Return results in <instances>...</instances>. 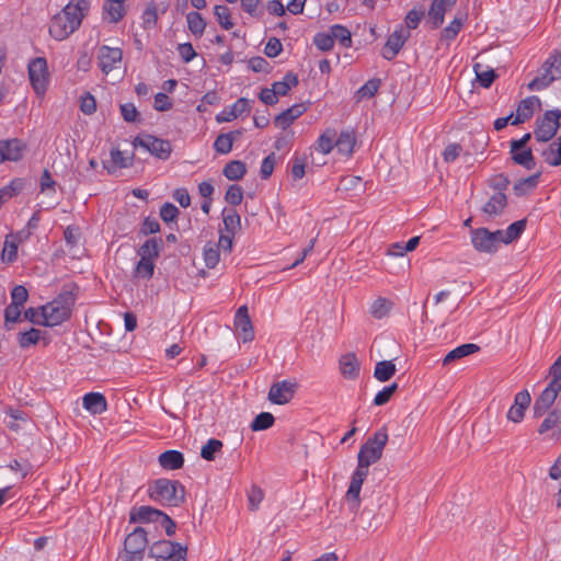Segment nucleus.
I'll list each match as a JSON object with an SVG mask.
<instances>
[{"instance_id":"1","label":"nucleus","mask_w":561,"mask_h":561,"mask_svg":"<svg viewBox=\"0 0 561 561\" xmlns=\"http://www.w3.org/2000/svg\"><path fill=\"white\" fill-rule=\"evenodd\" d=\"M388 438L387 428L383 426L376 431L374 435L362 445L358 451V465L352 476L348 490L345 494V500L353 513H356L360 506L359 494L362 485L368 476V468L382 457L383 448L387 445Z\"/></svg>"},{"instance_id":"2","label":"nucleus","mask_w":561,"mask_h":561,"mask_svg":"<svg viewBox=\"0 0 561 561\" xmlns=\"http://www.w3.org/2000/svg\"><path fill=\"white\" fill-rule=\"evenodd\" d=\"M90 8L89 0H70L65 8L51 18L49 34L56 41H64L81 24Z\"/></svg>"},{"instance_id":"3","label":"nucleus","mask_w":561,"mask_h":561,"mask_svg":"<svg viewBox=\"0 0 561 561\" xmlns=\"http://www.w3.org/2000/svg\"><path fill=\"white\" fill-rule=\"evenodd\" d=\"M148 496L151 501L165 506H179L184 502V486L175 480L157 479L148 485Z\"/></svg>"},{"instance_id":"4","label":"nucleus","mask_w":561,"mask_h":561,"mask_svg":"<svg viewBox=\"0 0 561 561\" xmlns=\"http://www.w3.org/2000/svg\"><path fill=\"white\" fill-rule=\"evenodd\" d=\"M75 298L70 293H62L53 301L41 308L42 325L55 327L68 320Z\"/></svg>"},{"instance_id":"5","label":"nucleus","mask_w":561,"mask_h":561,"mask_svg":"<svg viewBox=\"0 0 561 561\" xmlns=\"http://www.w3.org/2000/svg\"><path fill=\"white\" fill-rule=\"evenodd\" d=\"M147 545L148 539L146 530L141 527L135 528L125 538L124 549L119 553V559L122 561H141Z\"/></svg>"},{"instance_id":"6","label":"nucleus","mask_w":561,"mask_h":561,"mask_svg":"<svg viewBox=\"0 0 561 561\" xmlns=\"http://www.w3.org/2000/svg\"><path fill=\"white\" fill-rule=\"evenodd\" d=\"M561 112L559 110L547 111L536 122L534 136L537 141L547 142L551 140L560 127Z\"/></svg>"},{"instance_id":"7","label":"nucleus","mask_w":561,"mask_h":561,"mask_svg":"<svg viewBox=\"0 0 561 561\" xmlns=\"http://www.w3.org/2000/svg\"><path fill=\"white\" fill-rule=\"evenodd\" d=\"M471 243L479 252L495 253L502 243L501 230L490 231L486 228L471 230Z\"/></svg>"},{"instance_id":"8","label":"nucleus","mask_w":561,"mask_h":561,"mask_svg":"<svg viewBox=\"0 0 561 561\" xmlns=\"http://www.w3.org/2000/svg\"><path fill=\"white\" fill-rule=\"evenodd\" d=\"M123 62V50L119 47L101 45L96 50V64L105 76L121 69Z\"/></svg>"},{"instance_id":"9","label":"nucleus","mask_w":561,"mask_h":561,"mask_svg":"<svg viewBox=\"0 0 561 561\" xmlns=\"http://www.w3.org/2000/svg\"><path fill=\"white\" fill-rule=\"evenodd\" d=\"M150 556L156 561H185L186 549L170 540H160L150 548Z\"/></svg>"},{"instance_id":"10","label":"nucleus","mask_w":561,"mask_h":561,"mask_svg":"<svg viewBox=\"0 0 561 561\" xmlns=\"http://www.w3.org/2000/svg\"><path fill=\"white\" fill-rule=\"evenodd\" d=\"M28 78L35 93L37 95H44L49 82L47 61L45 58L37 57L30 61Z\"/></svg>"},{"instance_id":"11","label":"nucleus","mask_w":561,"mask_h":561,"mask_svg":"<svg viewBox=\"0 0 561 561\" xmlns=\"http://www.w3.org/2000/svg\"><path fill=\"white\" fill-rule=\"evenodd\" d=\"M134 147H140L152 156L165 160L170 157L172 148L168 140L157 138L152 135L138 136L134 139Z\"/></svg>"},{"instance_id":"12","label":"nucleus","mask_w":561,"mask_h":561,"mask_svg":"<svg viewBox=\"0 0 561 561\" xmlns=\"http://www.w3.org/2000/svg\"><path fill=\"white\" fill-rule=\"evenodd\" d=\"M548 66L541 76L536 77L528 83L529 90H542L551 82L561 77V59L558 57L549 58L546 64Z\"/></svg>"},{"instance_id":"13","label":"nucleus","mask_w":561,"mask_h":561,"mask_svg":"<svg viewBox=\"0 0 561 561\" xmlns=\"http://www.w3.org/2000/svg\"><path fill=\"white\" fill-rule=\"evenodd\" d=\"M297 383L290 380H282L274 382L268 391V400L278 405L288 403L295 396Z\"/></svg>"},{"instance_id":"14","label":"nucleus","mask_w":561,"mask_h":561,"mask_svg":"<svg viewBox=\"0 0 561 561\" xmlns=\"http://www.w3.org/2000/svg\"><path fill=\"white\" fill-rule=\"evenodd\" d=\"M409 37L410 32L400 25L388 36L382 50V57L387 60H392L399 54Z\"/></svg>"},{"instance_id":"15","label":"nucleus","mask_w":561,"mask_h":561,"mask_svg":"<svg viewBox=\"0 0 561 561\" xmlns=\"http://www.w3.org/2000/svg\"><path fill=\"white\" fill-rule=\"evenodd\" d=\"M560 390L561 385H553L549 382L534 403V415L536 417L542 416L551 408Z\"/></svg>"},{"instance_id":"16","label":"nucleus","mask_w":561,"mask_h":561,"mask_svg":"<svg viewBox=\"0 0 561 561\" xmlns=\"http://www.w3.org/2000/svg\"><path fill=\"white\" fill-rule=\"evenodd\" d=\"M24 150L25 145L16 138L0 140V163L20 160Z\"/></svg>"},{"instance_id":"17","label":"nucleus","mask_w":561,"mask_h":561,"mask_svg":"<svg viewBox=\"0 0 561 561\" xmlns=\"http://www.w3.org/2000/svg\"><path fill=\"white\" fill-rule=\"evenodd\" d=\"M457 0H434L428 10L432 28H438L444 23L445 13L450 10Z\"/></svg>"},{"instance_id":"18","label":"nucleus","mask_w":561,"mask_h":561,"mask_svg":"<svg viewBox=\"0 0 561 561\" xmlns=\"http://www.w3.org/2000/svg\"><path fill=\"white\" fill-rule=\"evenodd\" d=\"M164 513L153 508L151 506L142 505L138 507H133L129 514V519L133 523H149V522H160L162 515Z\"/></svg>"},{"instance_id":"19","label":"nucleus","mask_w":561,"mask_h":561,"mask_svg":"<svg viewBox=\"0 0 561 561\" xmlns=\"http://www.w3.org/2000/svg\"><path fill=\"white\" fill-rule=\"evenodd\" d=\"M133 153L119 149L111 150V162H104L103 167L110 174H114L117 169L128 168L133 164Z\"/></svg>"},{"instance_id":"20","label":"nucleus","mask_w":561,"mask_h":561,"mask_svg":"<svg viewBox=\"0 0 561 561\" xmlns=\"http://www.w3.org/2000/svg\"><path fill=\"white\" fill-rule=\"evenodd\" d=\"M535 105H540L538 96L533 95L522 100L517 106L516 115L511 122L512 125H519L528 121L534 114Z\"/></svg>"},{"instance_id":"21","label":"nucleus","mask_w":561,"mask_h":561,"mask_svg":"<svg viewBox=\"0 0 561 561\" xmlns=\"http://www.w3.org/2000/svg\"><path fill=\"white\" fill-rule=\"evenodd\" d=\"M306 110L307 107L302 103L294 104L289 108L278 114L274 119V124L278 128L286 129L290 126V124H293L295 119L300 117L306 112Z\"/></svg>"},{"instance_id":"22","label":"nucleus","mask_w":561,"mask_h":561,"mask_svg":"<svg viewBox=\"0 0 561 561\" xmlns=\"http://www.w3.org/2000/svg\"><path fill=\"white\" fill-rule=\"evenodd\" d=\"M83 408L92 414H102L107 410L105 397L100 392H89L82 398Z\"/></svg>"},{"instance_id":"23","label":"nucleus","mask_w":561,"mask_h":561,"mask_svg":"<svg viewBox=\"0 0 561 561\" xmlns=\"http://www.w3.org/2000/svg\"><path fill=\"white\" fill-rule=\"evenodd\" d=\"M507 205V197L504 193L493 194L485 205L482 207V211L489 217H495L501 215Z\"/></svg>"},{"instance_id":"24","label":"nucleus","mask_w":561,"mask_h":561,"mask_svg":"<svg viewBox=\"0 0 561 561\" xmlns=\"http://www.w3.org/2000/svg\"><path fill=\"white\" fill-rule=\"evenodd\" d=\"M125 14L123 0H106L103 4V16L111 23H117Z\"/></svg>"},{"instance_id":"25","label":"nucleus","mask_w":561,"mask_h":561,"mask_svg":"<svg viewBox=\"0 0 561 561\" xmlns=\"http://www.w3.org/2000/svg\"><path fill=\"white\" fill-rule=\"evenodd\" d=\"M479 350H480V347L477 344H473V343L462 344L446 354V356L443 359V365L447 366L450 363H454L455 360H458L468 355L477 353Z\"/></svg>"},{"instance_id":"26","label":"nucleus","mask_w":561,"mask_h":561,"mask_svg":"<svg viewBox=\"0 0 561 561\" xmlns=\"http://www.w3.org/2000/svg\"><path fill=\"white\" fill-rule=\"evenodd\" d=\"M356 137L353 130H343L335 140V147L341 154L350 157L353 153Z\"/></svg>"},{"instance_id":"27","label":"nucleus","mask_w":561,"mask_h":561,"mask_svg":"<svg viewBox=\"0 0 561 561\" xmlns=\"http://www.w3.org/2000/svg\"><path fill=\"white\" fill-rule=\"evenodd\" d=\"M340 370L345 378H355L359 373V363L353 353L345 354L340 358Z\"/></svg>"},{"instance_id":"28","label":"nucleus","mask_w":561,"mask_h":561,"mask_svg":"<svg viewBox=\"0 0 561 561\" xmlns=\"http://www.w3.org/2000/svg\"><path fill=\"white\" fill-rule=\"evenodd\" d=\"M159 463L168 470H175L183 466L184 457L178 450H167L159 456Z\"/></svg>"},{"instance_id":"29","label":"nucleus","mask_w":561,"mask_h":561,"mask_svg":"<svg viewBox=\"0 0 561 561\" xmlns=\"http://www.w3.org/2000/svg\"><path fill=\"white\" fill-rule=\"evenodd\" d=\"M561 423V412L553 410L547 414L540 426L538 427L539 434H546L552 431L551 437L558 438L559 433L554 431Z\"/></svg>"},{"instance_id":"30","label":"nucleus","mask_w":561,"mask_h":561,"mask_svg":"<svg viewBox=\"0 0 561 561\" xmlns=\"http://www.w3.org/2000/svg\"><path fill=\"white\" fill-rule=\"evenodd\" d=\"M541 156L549 165H561V137H558L546 149H543Z\"/></svg>"},{"instance_id":"31","label":"nucleus","mask_w":561,"mask_h":561,"mask_svg":"<svg viewBox=\"0 0 561 561\" xmlns=\"http://www.w3.org/2000/svg\"><path fill=\"white\" fill-rule=\"evenodd\" d=\"M526 225L527 220L524 218L511 224L506 230H501L502 243L508 244L518 239L526 229Z\"/></svg>"},{"instance_id":"32","label":"nucleus","mask_w":561,"mask_h":561,"mask_svg":"<svg viewBox=\"0 0 561 561\" xmlns=\"http://www.w3.org/2000/svg\"><path fill=\"white\" fill-rule=\"evenodd\" d=\"M540 173H535L526 179H520L517 181L514 186L513 191L516 196H525L533 192L538 183H539Z\"/></svg>"},{"instance_id":"33","label":"nucleus","mask_w":561,"mask_h":561,"mask_svg":"<svg viewBox=\"0 0 561 561\" xmlns=\"http://www.w3.org/2000/svg\"><path fill=\"white\" fill-rule=\"evenodd\" d=\"M298 84V78L294 72H287L282 81H276L272 84L273 91L276 96H284L288 91Z\"/></svg>"},{"instance_id":"34","label":"nucleus","mask_w":561,"mask_h":561,"mask_svg":"<svg viewBox=\"0 0 561 561\" xmlns=\"http://www.w3.org/2000/svg\"><path fill=\"white\" fill-rule=\"evenodd\" d=\"M512 160L518 165H523L527 170H533L536 165L533 151L530 148H524L520 150H512Z\"/></svg>"},{"instance_id":"35","label":"nucleus","mask_w":561,"mask_h":561,"mask_svg":"<svg viewBox=\"0 0 561 561\" xmlns=\"http://www.w3.org/2000/svg\"><path fill=\"white\" fill-rule=\"evenodd\" d=\"M396 371V365L391 360H381L375 366L374 377L377 380L385 382L390 380Z\"/></svg>"},{"instance_id":"36","label":"nucleus","mask_w":561,"mask_h":561,"mask_svg":"<svg viewBox=\"0 0 561 561\" xmlns=\"http://www.w3.org/2000/svg\"><path fill=\"white\" fill-rule=\"evenodd\" d=\"M330 33L333 37V42L337 41L344 48L352 47V34L346 26L334 24L330 27Z\"/></svg>"},{"instance_id":"37","label":"nucleus","mask_w":561,"mask_h":561,"mask_svg":"<svg viewBox=\"0 0 561 561\" xmlns=\"http://www.w3.org/2000/svg\"><path fill=\"white\" fill-rule=\"evenodd\" d=\"M245 107V99H239L231 107L222 110L220 113L216 115V121L218 123L231 122L234 119L239 113L243 111Z\"/></svg>"},{"instance_id":"38","label":"nucleus","mask_w":561,"mask_h":561,"mask_svg":"<svg viewBox=\"0 0 561 561\" xmlns=\"http://www.w3.org/2000/svg\"><path fill=\"white\" fill-rule=\"evenodd\" d=\"M224 232L234 234L241 229L240 216L233 209L224 210Z\"/></svg>"},{"instance_id":"39","label":"nucleus","mask_w":561,"mask_h":561,"mask_svg":"<svg viewBox=\"0 0 561 561\" xmlns=\"http://www.w3.org/2000/svg\"><path fill=\"white\" fill-rule=\"evenodd\" d=\"M19 242L18 237L7 236L1 255L2 261L12 263L16 260Z\"/></svg>"},{"instance_id":"40","label":"nucleus","mask_w":561,"mask_h":561,"mask_svg":"<svg viewBox=\"0 0 561 561\" xmlns=\"http://www.w3.org/2000/svg\"><path fill=\"white\" fill-rule=\"evenodd\" d=\"M240 135V131L219 135L214 142L215 150L221 154L230 152L236 136Z\"/></svg>"},{"instance_id":"41","label":"nucleus","mask_w":561,"mask_h":561,"mask_svg":"<svg viewBox=\"0 0 561 561\" xmlns=\"http://www.w3.org/2000/svg\"><path fill=\"white\" fill-rule=\"evenodd\" d=\"M335 140L336 131L332 128H329L318 138V149L323 154H328L335 147Z\"/></svg>"},{"instance_id":"42","label":"nucleus","mask_w":561,"mask_h":561,"mask_svg":"<svg viewBox=\"0 0 561 561\" xmlns=\"http://www.w3.org/2000/svg\"><path fill=\"white\" fill-rule=\"evenodd\" d=\"M380 87V79H370L362 85L355 93L356 101L373 98Z\"/></svg>"},{"instance_id":"43","label":"nucleus","mask_w":561,"mask_h":561,"mask_svg":"<svg viewBox=\"0 0 561 561\" xmlns=\"http://www.w3.org/2000/svg\"><path fill=\"white\" fill-rule=\"evenodd\" d=\"M392 308V302L383 297L377 298L371 307L370 313L375 319H382L386 317Z\"/></svg>"},{"instance_id":"44","label":"nucleus","mask_w":561,"mask_h":561,"mask_svg":"<svg viewBox=\"0 0 561 561\" xmlns=\"http://www.w3.org/2000/svg\"><path fill=\"white\" fill-rule=\"evenodd\" d=\"M186 22H187V25H188V30L195 36H202L203 35V33L205 31V27H206V23H205L204 19L202 18V15L198 12H190V13H187Z\"/></svg>"},{"instance_id":"45","label":"nucleus","mask_w":561,"mask_h":561,"mask_svg":"<svg viewBox=\"0 0 561 561\" xmlns=\"http://www.w3.org/2000/svg\"><path fill=\"white\" fill-rule=\"evenodd\" d=\"M275 417L270 412H261L251 422V430L254 432L265 431L273 426Z\"/></svg>"},{"instance_id":"46","label":"nucleus","mask_w":561,"mask_h":561,"mask_svg":"<svg viewBox=\"0 0 561 561\" xmlns=\"http://www.w3.org/2000/svg\"><path fill=\"white\" fill-rule=\"evenodd\" d=\"M204 262L208 268H214L220 259L218 245L214 242L205 244L203 250Z\"/></svg>"},{"instance_id":"47","label":"nucleus","mask_w":561,"mask_h":561,"mask_svg":"<svg viewBox=\"0 0 561 561\" xmlns=\"http://www.w3.org/2000/svg\"><path fill=\"white\" fill-rule=\"evenodd\" d=\"M222 448V443L219 439L210 438L201 449V456L203 459L211 461L215 459L217 453Z\"/></svg>"},{"instance_id":"48","label":"nucleus","mask_w":561,"mask_h":561,"mask_svg":"<svg viewBox=\"0 0 561 561\" xmlns=\"http://www.w3.org/2000/svg\"><path fill=\"white\" fill-rule=\"evenodd\" d=\"M222 172L229 180H239L245 173V165L241 161H231L226 164Z\"/></svg>"},{"instance_id":"49","label":"nucleus","mask_w":561,"mask_h":561,"mask_svg":"<svg viewBox=\"0 0 561 561\" xmlns=\"http://www.w3.org/2000/svg\"><path fill=\"white\" fill-rule=\"evenodd\" d=\"M477 80L479 81L480 85L483 88H490L497 75L493 69L490 70H481V65L476 64L473 66Z\"/></svg>"},{"instance_id":"50","label":"nucleus","mask_w":561,"mask_h":561,"mask_svg":"<svg viewBox=\"0 0 561 561\" xmlns=\"http://www.w3.org/2000/svg\"><path fill=\"white\" fill-rule=\"evenodd\" d=\"M463 25V19L462 18H455L448 26H446L442 31V39H445L447 42L454 41L456 36L459 34Z\"/></svg>"},{"instance_id":"51","label":"nucleus","mask_w":561,"mask_h":561,"mask_svg":"<svg viewBox=\"0 0 561 561\" xmlns=\"http://www.w3.org/2000/svg\"><path fill=\"white\" fill-rule=\"evenodd\" d=\"M41 330L30 329L28 331L20 334L19 344L23 348L30 347L31 345H35L41 340Z\"/></svg>"},{"instance_id":"52","label":"nucleus","mask_w":561,"mask_h":561,"mask_svg":"<svg viewBox=\"0 0 561 561\" xmlns=\"http://www.w3.org/2000/svg\"><path fill=\"white\" fill-rule=\"evenodd\" d=\"M214 14L217 18L218 23L225 28L230 30L233 26L231 22L230 10L226 5H216L214 8Z\"/></svg>"},{"instance_id":"53","label":"nucleus","mask_w":561,"mask_h":561,"mask_svg":"<svg viewBox=\"0 0 561 561\" xmlns=\"http://www.w3.org/2000/svg\"><path fill=\"white\" fill-rule=\"evenodd\" d=\"M139 255L144 259L156 260L159 255L157 239L147 240L139 249Z\"/></svg>"},{"instance_id":"54","label":"nucleus","mask_w":561,"mask_h":561,"mask_svg":"<svg viewBox=\"0 0 561 561\" xmlns=\"http://www.w3.org/2000/svg\"><path fill=\"white\" fill-rule=\"evenodd\" d=\"M313 44L321 51H329L333 48L334 42L331 33L320 32L317 33L313 37Z\"/></svg>"},{"instance_id":"55","label":"nucleus","mask_w":561,"mask_h":561,"mask_svg":"<svg viewBox=\"0 0 561 561\" xmlns=\"http://www.w3.org/2000/svg\"><path fill=\"white\" fill-rule=\"evenodd\" d=\"M398 390V383L393 382L387 387H385L382 390H380L374 398V404L375 405H383L388 403L391 399V397L396 393Z\"/></svg>"},{"instance_id":"56","label":"nucleus","mask_w":561,"mask_h":561,"mask_svg":"<svg viewBox=\"0 0 561 561\" xmlns=\"http://www.w3.org/2000/svg\"><path fill=\"white\" fill-rule=\"evenodd\" d=\"M154 271V260L140 257L136 266V274L142 278H150Z\"/></svg>"},{"instance_id":"57","label":"nucleus","mask_w":561,"mask_h":561,"mask_svg":"<svg viewBox=\"0 0 561 561\" xmlns=\"http://www.w3.org/2000/svg\"><path fill=\"white\" fill-rule=\"evenodd\" d=\"M142 25L145 28H151L158 20V9L154 3H149L142 13Z\"/></svg>"},{"instance_id":"58","label":"nucleus","mask_w":561,"mask_h":561,"mask_svg":"<svg viewBox=\"0 0 561 561\" xmlns=\"http://www.w3.org/2000/svg\"><path fill=\"white\" fill-rule=\"evenodd\" d=\"M263 499V490L257 485H252L250 492L248 493V508L251 511H256Z\"/></svg>"},{"instance_id":"59","label":"nucleus","mask_w":561,"mask_h":561,"mask_svg":"<svg viewBox=\"0 0 561 561\" xmlns=\"http://www.w3.org/2000/svg\"><path fill=\"white\" fill-rule=\"evenodd\" d=\"M276 165V156L274 152L270 153L267 157H265L262 161L261 169H260V175L262 179H268Z\"/></svg>"},{"instance_id":"60","label":"nucleus","mask_w":561,"mask_h":561,"mask_svg":"<svg viewBox=\"0 0 561 561\" xmlns=\"http://www.w3.org/2000/svg\"><path fill=\"white\" fill-rule=\"evenodd\" d=\"M28 293L27 289L22 285H16L11 291V304L23 307L27 301Z\"/></svg>"},{"instance_id":"61","label":"nucleus","mask_w":561,"mask_h":561,"mask_svg":"<svg viewBox=\"0 0 561 561\" xmlns=\"http://www.w3.org/2000/svg\"><path fill=\"white\" fill-rule=\"evenodd\" d=\"M243 191L239 185H230L226 192L225 199L231 205H238L242 202Z\"/></svg>"},{"instance_id":"62","label":"nucleus","mask_w":561,"mask_h":561,"mask_svg":"<svg viewBox=\"0 0 561 561\" xmlns=\"http://www.w3.org/2000/svg\"><path fill=\"white\" fill-rule=\"evenodd\" d=\"M248 67L255 72H268L271 66L264 57H252L248 59Z\"/></svg>"},{"instance_id":"63","label":"nucleus","mask_w":561,"mask_h":561,"mask_svg":"<svg viewBox=\"0 0 561 561\" xmlns=\"http://www.w3.org/2000/svg\"><path fill=\"white\" fill-rule=\"evenodd\" d=\"M283 50L280 41L276 37H271L264 48V53L267 57H277Z\"/></svg>"},{"instance_id":"64","label":"nucleus","mask_w":561,"mask_h":561,"mask_svg":"<svg viewBox=\"0 0 561 561\" xmlns=\"http://www.w3.org/2000/svg\"><path fill=\"white\" fill-rule=\"evenodd\" d=\"M119 108L124 121L134 123L138 119L139 113L133 103L122 104Z\"/></svg>"}]
</instances>
